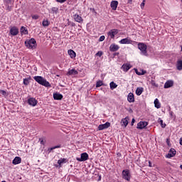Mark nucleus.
<instances>
[{
    "label": "nucleus",
    "instance_id": "9b49d317",
    "mask_svg": "<svg viewBox=\"0 0 182 182\" xmlns=\"http://www.w3.org/2000/svg\"><path fill=\"white\" fill-rule=\"evenodd\" d=\"M132 42H133V41H132L129 38H123L121 41H119V43H121V45H129V44L132 43Z\"/></svg>",
    "mask_w": 182,
    "mask_h": 182
},
{
    "label": "nucleus",
    "instance_id": "4c0bfd02",
    "mask_svg": "<svg viewBox=\"0 0 182 182\" xmlns=\"http://www.w3.org/2000/svg\"><path fill=\"white\" fill-rule=\"evenodd\" d=\"M159 123L163 129H164V127H166V124L163 123V119H159Z\"/></svg>",
    "mask_w": 182,
    "mask_h": 182
},
{
    "label": "nucleus",
    "instance_id": "c756f323",
    "mask_svg": "<svg viewBox=\"0 0 182 182\" xmlns=\"http://www.w3.org/2000/svg\"><path fill=\"white\" fill-rule=\"evenodd\" d=\"M122 122L124 126V127H127V124H129V118L126 117L122 119Z\"/></svg>",
    "mask_w": 182,
    "mask_h": 182
},
{
    "label": "nucleus",
    "instance_id": "6e6552de",
    "mask_svg": "<svg viewBox=\"0 0 182 182\" xmlns=\"http://www.w3.org/2000/svg\"><path fill=\"white\" fill-rule=\"evenodd\" d=\"M147 122L141 121L137 124L136 129L142 130V129H144L147 126Z\"/></svg>",
    "mask_w": 182,
    "mask_h": 182
},
{
    "label": "nucleus",
    "instance_id": "a878e982",
    "mask_svg": "<svg viewBox=\"0 0 182 182\" xmlns=\"http://www.w3.org/2000/svg\"><path fill=\"white\" fill-rule=\"evenodd\" d=\"M154 105L155 107H156V109H160V107H161V104H160V102H159V99H155L154 100Z\"/></svg>",
    "mask_w": 182,
    "mask_h": 182
},
{
    "label": "nucleus",
    "instance_id": "6e6d98bb",
    "mask_svg": "<svg viewBox=\"0 0 182 182\" xmlns=\"http://www.w3.org/2000/svg\"><path fill=\"white\" fill-rule=\"evenodd\" d=\"M117 156H118V157H120V156H122V154L120 153H118Z\"/></svg>",
    "mask_w": 182,
    "mask_h": 182
},
{
    "label": "nucleus",
    "instance_id": "4d7b16f0",
    "mask_svg": "<svg viewBox=\"0 0 182 182\" xmlns=\"http://www.w3.org/2000/svg\"><path fill=\"white\" fill-rule=\"evenodd\" d=\"M180 168H181V169H182V165H181V166H180Z\"/></svg>",
    "mask_w": 182,
    "mask_h": 182
},
{
    "label": "nucleus",
    "instance_id": "c03bdc74",
    "mask_svg": "<svg viewBox=\"0 0 182 182\" xmlns=\"http://www.w3.org/2000/svg\"><path fill=\"white\" fill-rule=\"evenodd\" d=\"M56 2H59V4H64V2H66V0H55Z\"/></svg>",
    "mask_w": 182,
    "mask_h": 182
},
{
    "label": "nucleus",
    "instance_id": "5fc2aeb1",
    "mask_svg": "<svg viewBox=\"0 0 182 182\" xmlns=\"http://www.w3.org/2000/svg\"><path fill=\"white\" fill-rule=\"evenodd\" d=\"M41 144H45V142H43V140L41 141Z\"/></svg>",
    "mask_w": 182,
    "mask_h": 182
},
{
    "label": "nucleus",
    "instance_id": "20e7f679",
    "mask_svg": "<svg viewBox=\"0 0 182 182\" xmlns=\"http://www.w3.org/2000/svg\"><path fill=\"white\" fill-rule=\"evenodd\" d=\"M122 176V178H124V180H126L127 181H130V179L132 178L130 171L128 169L123 170Z\"/></svg>",
    "mask_w": 182,
    "mask_h": 182
},
{
    "label": "nucleus",
    "instance_id": "f257e3e1",
    "mask_svg": "<svg viewBox=\"0 0 182 182\" xmlns=\"http://www.w3.org/2000/svg\"><path fill=\"white\" fill-rule=\"evenodd\" d=\"M33 79L37 82V83L41 85V86H45V87H50L51 86L50 83H49V82L42 76H34Z\"/></svg>",
    "mask_w": 182,
    "mask_h": 182
},
{
    "label": "nucleus",
    "instance_id": "ddd939ff",
    "mask_svg": "<svg viewBox=\"0 0 182 182\" xmlns=\"http://www.w3.org/2000/svg\"><path fill=\"white\" fill-rule=\"evenodd\" d=\"M174 85V81L173 80H168L165 82L164 87V89H168L169 87H172V86Z\"/></svg>",
    "mask_w": 182,
    "mask_h": 182
},
{
    "label": "nucleus",
    "instance_id": "a211bd4d",
    "mask_svg": "<svg viewBox=\"0 0 182 182\" xmlns=\"http://www.w3.org/2000/svg\"><path fill=\"white\" fill-rule=\"evenodd\" d=\"M54 100H62L63 99V95L62 94L55 92L53 94Z\"/></svg>",
    "mask_w": 182,
    "mask_h": 182
},
{
    "label": "nucleus",
    "instance_id": "2f4dec72",
    "mask_svg": "<svg viewBox=\"0 0 182 182\" xmlns=\"http://www.w3.org/2000/svg\"><path fill=\"white\" fill-rule=\"evenodd\" d=\"M0 93L4 96V97H8L9 96V93L6 92V91L1 90H0Z\"/></svg>",
    "mask_w": 182,
    "mask_h": 182
},
{
    "label": "nucleus",
    "instance_id": "7ed1b4c3",
    "mask_svg": "<svg viewBox=\"0 0 182 182\" xmlns=\"http://www.w3.org/2000/svg\"><path fill=\"white\" fill-rule=\"evenodd\" d=\"M138 48L139 49V50H141L142 55H144V56H147V45L144 44V43H139Z\"/></svg>",
    "mask_w": 182,
    "mask_h": 182
},
{
    "label": "nucleus",
    "instance_id": "8fccbe9b",
    "mask_svg": "<svg viewBox=\"0 0 182 182\" xmlns=\"http://www.w3.org/2000/svg\"><path fill=\"white\" fill-rule=\"evenodd\" d=\"M149 167H153V165H152V164H151V161H149Z\"/></svg>",
    "mask_w": 182,
    "mask_h": 182
},
{
    "label": "nucleus",
    "instance_id": "b1692460",
    "mask_svg": "<svg viewBox=\"0 0 182 182\" xmlns=\"http://www.w3.org/2000/svg\"><path fill=\"white\" fill-rule=\"evenodd\" d=\"M20 32L21 35H28V29L25 26H21L20 28Z\"/></svg>",
    "mask_w": 182,
    "mask_h": 182
},
{
    "label": "nucleus",
    "instance_id": "2eb2a0df",
    "mask_svg": "<svg viewBox=\"0 0 182 182\" xmlns=\"http://www.w3.org/2000/svg\"><path fill=\"white\" fill-rule=\"evenodd\" d=\"M73 18L75 22H77L78 23H81V22H83V18H82V16H79V14H75L73 15Z\"/></svg>",
    "mask_w": 182,
    "mask_h": 182
},
{
    "label": "nucleus",
    "instance_id": "37998d69",
    "mask_svg": "<svg viewBox=\"0 0 182 182\" xmlns=\"http://www.w3.org/2000/svg\"><path fill=\"white\" fill-rule=\"evenodd\" d=\"M105 41V36H101L99 38L100 42H103Z\"/></svg>",
    "mask_w": 182,
    "mask_h": 182
},
{
    "label": "nucleus",
    "instance_id": "dca6fc26",
    "mask_svg": "<svg viewBox=\"0 0 182 182\" xmlns=\"http://www.w3.org/2000/svg\"><path fill=\"white\" fill-rule=\"evenodd\" d=\"M119 49H120V47L116 44H111V46H109L110 52H117Z\"/></svg>",
    "mask_w": 182,
    "mask_h": 182
},
{
    "label": "nucleus",
    "instance_id": "4468645a",
    "mask_svg": "<svg viewBox=\"0 0 182 182\" xmlns=\"http://www.w3.org/2000/svg\"><path fill=\"white\" fill-rule=\"evenodd\" d=\"M28 103L30 106H36L38 105V100L33 97H31L28 100Z\"/></svg>",
    "mask_w": 182,
    "mask_h": 182
},
{
    "label": "nucleus",
    "instance_id": "473e14b6",
    "mask_svg": "<svg viewBox=\"0 0 182 182\" xmlns=\"http://www.w3.org/2000/svg\"><path fill=\"white\" fill-rule=\"evenodd\" d=\"M51 12H53V14H58V12H59V9L58 7H53L51 9Z\"/></svg>",
    "mask_w": 182,
    "mask_h": 182
},
{
    "label": "nucleus",
    "instance_id": "a18cd8bd",
    "mask_svg": "<svg viewBox=\"0 0 182 182\" xmlns=\"http://www.w3.org/2000/svg\"><path fill=\"white\" fill-rule=\"evenodd\" d=\"M166 144L168 146H171V144H170V138L166 139Z\"/></svg>",
    "mask_w": 182,
    "mask_h": 182
},
{
    "label": "nucleus",
    "instance_id": "f8f14e48",
    "mask_svg": "<svg viewBox=\"0 0 182 182\" xmlns=\"http://www.w3.org/2000/svg\"><path fill=\"white\" fill-rule=\"evenodd\" d=\"M110 127V122H106L105 124H100L98 126V130H105V129H109Z\"/></svg>",
    "mask_w": 182,
    "mask_h": 182
},
{
    "label": "nucleus",
    "instance_id": "ea45409f",
    "mask_svg": "<svg viewBox=\"0 0 182 182\" xmlns=\"http://www.w3.org/2000/svg\"><path fill=\"white\" fill-rule=\"evenodd\" d=\"M32 19H39V16L38 15H33L31 16Z\"/></svg>",
    "mask_w": 182,
    "mask_h": 182
},
{
    "label": "nucleus",
    "instance_id": "603ef678",
    "mask_svg": "<svg viewBox=\"0 0 182 182\" xmlns=\"http://www.w3.org/2000/svg\"><path fill=\"white\" fill-rule=\"evenodd\" d=\"M145 73H146V71L142 70V72L141 73V75H144Z\"/></svg>",
    "mask_w": 182,
    "mask_h": 182
},
{
    "label": "nucleus",
    "instance_id": "5701e85b",
    "mask_svg": "<svg viewBox=\"0 0 182 182\" xmlns=\"http://www.w3.org/2000/svg\"><path fill=\"white\" fill-rule=\"evenodd\" d=\"M68 52L71 59H74V58H76V53L73 50H68Z\"/></svg>",
    "mask_w": 182,
    "mask_h": 182
},
{
    "label": "nucleus",
    "instance_id": "de8ad7c7",
    "mask_svg": "<svg viewBox=\"0 0 182 182\" xmlns=\"http://www.w3.org/2000/svg\"><path fill=\"white\" fill-rule=\"evenodd\" d=\"M119 55H120V53H114L113 54V56H114H114H119Z\"/></svg>",
    "mask_w": 182,
    "mask_h": 182
},
{
    "label": "nucleus",
    "instance_id": "e433bc0d",
    "mask_svg": "<svg viewBox=\"0 0 182 182\" xmlns=\"http://www.w3.org/2000/svg\"><path fill=\"white\" fill-rule=\"evenodd\" d=\"M151 83L152 86H154L155 87H159V84H156L154 80H151Z\"/></svg>",
    "mask_w": 182,
    "mask_h": 182
},
{
    "label": "nucleus",
    "instance_id": "72a5a7b5",
    "mask_svg": "<svg viewBox=\"0 0 182 182\" xmlns=\"http://www.w3.org/2000/svg\"><path fill=\"white\" fill-rule=\"evenodd\" d=\"M103 81L102 80H98L96 83V87H100V86H103Z\"/></svg>",
    "mask_w": 182,
    "mask_h": 182
},
{
    "label": "nucleus",
    "instance_id": "39448f33",
    "mask_svg": "<svg viewBox=\"0 0 182 182\" xmlns=\"http://www.w3.org/2000/svg\"><path fill=\"white\" fill-rule=\"evenodd\" d=\"M119 33V30L117 28L111 29L108 33V36H110L111 39H114V36Z\"/></svg>",
    "mask_w": 182,
    "mask_h": 182
},
{
    "label": "nucleus",
    "instance_id": "6ab92c4d",
    "mask_svg": "<svg viewBox=\"0 0 182 182\" xmlns=\"http://www.w3.org/2000/svg\"><path fill=\"white\" fill-rule=\"evenodd\" d=\"M127 100L129 103H134V95L129 92L127 96Z\"/></svg>",
    "mask_w": 182,
    "mask_h": 182
},
{
    "label": "nucleus",
    "instance_id": "0eeeda50",
    "mask_svg": "<svg viewBox=\"0 0 182 182\" xmlns=\"http://www.w3.org/2000/svg\"><path fill=\"white\" fill-rule=\"evenodd\" d=\"M19 33V28L16 26H13L10 28V34L11 36H16Z\"/></svg>",
    "mask_w": 182,
    "mask_h": 182
},
{
    "label": "nucleus",
    "instance_id": "49530a36",
    "mask_svg": "<svg viewBox=\"0 0 182 182\" xmlns=\"http://www.w3.org/2000/svg\"><path fill=\"white\" fill-rule=\"evenodd\" d=\"M135 122H136V119H134V118H133L132 122H131V126H133Z\"/></svg>",
    "mask_w": 182,
    "mask_h": 182
},
{
    "label": "nucleus",
    "instance_id": "4be33fe9",
    "mask_svg": "<svg viewBox=\"0 0 182 182\" xmlns=\"http://www.w3.org/2000/svg\"><path fill=\"white\" fill-rule=\"evenodd\" d=\"M67 162H68L67 159H65V158L60 159L58 161V166L62 167V164H63V163H67Z\"/></svg>",
    "mask_w": 182,
    "mask_h": 182
},
{
    "label": "nucleus",
    "instance_id": "864d4df0",
    "mask_svg": "<svg viewBox=\"0 0 182 182\" xmlns=\"http://www.w3.org/2000/svg\"><path fill=\"white\" fill-rule=\"evenodd\" d=\"M71 26H73H73H76V24H75V23H71Z\"/></svg>",
    "mask_w": 182,
    "mask_h": 182
},
{
    "label": "nucleus",
    "instance_id": "09e8293b",
    "mask_svg": "<svg viewBox=\"0 0 182 182\" xmlns=\"http://www.w3.org/2000/svg\"><path fill=\"white\" fill-rule=\"evenodd\" d=\"M169 114H170L171 117H173V111L169 112Z\"/></svg>",
    "mask_w": 182,
    "mask_h": 182
},
{
    "label": "nucleus",
    "instance_id": "1a4fd4ad",
    "mask_svg": "<svg viewBox=\"0 0 182 182\" xmlns=\"http://www.w3.org/2000/svg\"><path fill=\"white\" fill-rule=\"evenodd\" d=\"M176 149L171 148L169 150L168 154H166V159H171V157H174V156H176Z\"/></svg>",
    "mask_w": 182,
    "mask_h": 182
},
{
    "label": "nucleus",
    "instance_id": "c9c22d12",
    "mask_svg": "<svg viewBox=\"0 0 182 182\" xmlns=\"http://www.w3.org/2000/svg\"><path fill=\"white\" fill-rule=\"evenodd\" d=\"M61 146L60 145H57V146H53L51 148H50V151H51L52 150H55V149H60Z\"/></svg>",
    "mask_w": 182,
    "mask_h": 182
},
{
    "label": "nucleus",
    "instance_id": "f3484780",
    "mask_svg": "<svg viewBox=\"0 0 182 182\" xmlns=\"http://www.w3.org/2000/svg\"><path fill=\"white\" fill-rule=\"evenodd\" d=\"M79 73L75 69H69L67 73V76H75L77 75Z\"/></svg>",
    "mask_w": 182,
    "mask_h": 182
},
{
    "label": "nucleus",
    "instance_id": "3c124183",
    "mask_svg": "<svg viewBox=\"0 0 182 182\" xmlns=\"http://www.w3.org/2000/svg\"><path fill=\"white\" fill-rule=\"evenodd\" d=\"M10 1H11V0H5L4 1L5 4H8V2H10Z\"/></svg>",
    "mask_w": 182,
    "mask_h": 182
},
{
    "label": "nucleus",
    "instance_id": "9d476101",
    "mask_svg": "<svg viewBox=\"0 0 182 182\" xmlns=\"http://www.w3.org/2000/svg\"><path fill=\"white\" fill-rule=\"evenodd\" d=\"M121 69L123 70L124 72H129V70L132 69V65L129 63H124L122 65Z\"/></svg>",
    "mask_w": 182,
    "mask_h": 182
},
{
    "label": "nucleus",
    "instance_id": "412c9836",
    "mask_svg": "<svg viewBox=\"0 0 182 182\" xmlns=\"http://www.w3.org/2000/svg\"><path fill=\"white\" fill-rule=\"evenodd\" d=\"M21 161H22V159H21V157L16 156L13 160L12 163L13 164L16 165V164H21Z\"/></svg>",
    "mask_w": 182,
    "mask_h": 182
},
{
    "label": "nucleus",
    "instance_id": "13d9d810",
    "mask_svg": "<svg viewBox=\"0 0 182 182\" xmlns=\"http://www.w3.org/2000/svg\"><path fill=\"white\" fill-rule=\"evenodd\" d=\"M131 112H133V110H132V109H130Z\"/></svg>",
    "mask_w": 182,
    "mask_h": 182
},
{
    "label": "nucleus",
    "instance_id": "f03ea898",
    "mask_svg": "<svg viewBox=\"0 0 182 182\" xmlns=\"http://www.w3.org/2000/svg\"><path fill=\"white\" fill-rule=\"evenodd\" d=\"M25 45L26 47L28 48V49H36V46H38V44L36 43V40H35V38L26 40L25 41Z\"/></svg>",
    "mask_w": 182,
    "mask_h": 182
},
{
    "label": "nucleus",
    "instance_id": "423d86ee",
    "mask_svg": "<svg viewBox=\"0 0 182 182\" xmlns=\"http://www.w3.org/2000/svg\"><path fill=\"white\" fill-rule=\"evenodd\" d=\"M77 161H86V160H89V154L87 153L84 152L81 154L80 158H76Z\"/></svg>",
    "mask_w": 182,
    "mask_h": 182
},
{
    "label": "nucleus",
    "instance_id": "79ce46f5",
    "mask_svg": "<svg viewBox=\"0 0 182 182\" xmlns=\"http://www.w3.org/2000/svg\"><path fill=\"white\" fill-rule=\"evenodd\" d=\"M135 73L138 75V76H141V73L139 72V70L134 69Z\"/></svg>",
    "mask_w": 182,
    "mask_h": 182
},
{
    "label": "nucleus",
    "instance_id": "f704fd0d",
    "mask_svg": "<svg viewBox=\"0 0 182 182\" xmlns=\"http://www.w3.org/2000/svg\"><path fill=\"white\" fill-rule=\"evenodd\" d=\"M42 25L43 26H48L49 25V21L48 20H43Z\"/></svg>",
    "mask_w": 182,
    "mask_h": 182
},
{
    "label": "nucleus",
    "instance_id": "bb28decb",
    "mask_svg": "<svg viewBox=\"0 0 182 182\" xmlns=\"http://www.w3.org/2000/svg\"><path fill=\"white\" fill-rule=\"evenodd\" d=\"M30 80H31V77L24 78L23 82V85H25V86H28L30 83Z\"/></svg>",
    "mask_w": 182,
    "mask_h": 182
},
{
    "label": "nucleus",
    "instance_id": "393cba45",
    "mask_svg": "<svg viewBox=\"0 0 182 182\" xmlns=\"http://www.w3.org/2000/svg\"><path fill=\"white\" fill-rule=\"evenodd\" d=\"M178 70H182V60H178L176 63Z\"/></svg>",
    "mask_w": 182,
    "mask_h": 182
},
{
    "label": "nucleus",
    "instance_id": "c85d7f7f",
    "mask_svg": "<svg viewBox=\"0 0 182 182\" xmlns=\"http://www.w3.org/2000/svg\"><path fill=\"white\" fill-rule=\"evenodd\" d=\"M109 86L111 90H114V89H116V87H117V85L113 81L109 83Z\"/></svg>",
    "mask_w": 182,
    "mask_h": 182
},
{
    "label": "nucleus",
    "instance_id": "a19ab883",
    "mask_svg": "<svg viewBox=\"0 0 182 182\" xmlns=\"http://www.w3.org/2000/svg\"><path fill=\"white\" fill-rule=\"evenodd\" d=\"M103 55V52L102 51H98L97 53H96V56H102Z\"/></svg>",
    "mask_w": 182,
    "mask_h": 182
},
{
    "label": "nucleus",
    "instance_id": "aec40b11",
    "mask_svg": "<svg viewBox=\"0 0 182 182\" xmlns=\"http://www.w3.org/2000/svg\"><path fill=\"white\" fill-rule=\"evenodd\" d=\"M117 5H119V1H111L110 6L113 11H116L117 9Z\"/></svg>",
    "mask_w": 182,
    "mask_h": 182
},
{
    "label": "nucleus",
    "instance_id": "cd10ccee",
    "mask_svg": "<svg viewBox=\"0 0 182 182\" xmlns=\"http://www.w3.org/2000/svg\"><path fill=\"white\" fill-rule=\"evenodd\" d=\"M143 87H138L136 90V95L137 96H140V95H141V93H143Z\"/></svg>",
    "mask_w": 182,
    "mask_h": 182
},
{
    "label": "nucleus",
    "instance_id": "7c9ffc66",
    "mask_svg": "<svg viewBox=\"0 0 182 182\" xmlns=\"http://www.w3.org/2000/svg\"><path fill=\"white\" fill-rule=\"evenodd\" d=\"M10 2L6 3V11H8V12H11L12 11V6L9 5Z\"/></svg>",
    "mask_w": 182,
    "mask_h": 182
},
{
    "label": "nucleus",
    "instance_id": "58836bf2",
    "mask_svg": "<svg viewBox=\"0 0 182 182\" xmlns=\"http://www.w3.org/2000/svg\"><path fill=\"white\" fill-rule=\"evenodd\" d=\"M145 2H146V0H143L142 3L141 4V9H143V8H144V5H146Z\"/></svg>",
    "mask_w": 182,
    "mask_h": 182
}]
</instances>
